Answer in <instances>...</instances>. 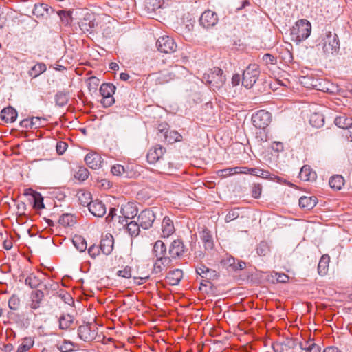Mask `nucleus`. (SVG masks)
Segmentation results:
<instances>
[{
    "instance_id": "34",
    "label": "nucleus",
    "mask_w": 352,
    "mask_h": 352,
    "mask_svg": "<svg viewBox=\"0 0 352 352\" xmlns=\"http://www.w3.org/2000/svg\"><path fill=\"white\" fill-rule=\"evenodd\" d=\"M79 203L83 206H90L92 203L91 195L89 192L80 191L78 193Z\"/></svg>"
},
{
    "instance_id": "53",
    "label": "nucleus",
    "mask_w": 352,
    "mask_h": 352,
    "mask_svg": "<svg viewBox=\"0 0 352 352\" xmlns=\"http://www.w3.org/2000/svg\"><path fill=\"white\" fill-rule=\"evenodd\" d=\"M101 250L100 246L96 245H91L88 249V253L89 256L93 258H95L97 256H98Z\"/></svg>"
},
{
    "instance_id": "27",
    "label": "nucleus",
    "mask_w": 352,
    "mask_h": 352,
    "mask_svg": "<svg viewBox=\"0 0 352 352\" xmlns=\"http://www.w3.org/2000/svg\"><path fill=\"white\" fill-rule=\"evenodd\" d=\"M201 239L204 245L205 249L212 250L213 248V240L210 232L204 229L201 234Z\"/></svg>"
},
{
    "instance_id": "11",
    "label": "nucleus",
    "mask_w": 352,
    "mask_h": 352,
    "mask_svg": "<svg viewBox=\"0 0 352 352\" xmlns=\"http://www.w3.org/2000/svg\"><path fill=\"white\" fill-rule=\"evenodd\" d=\"M187 250L186 247L184 245L181 239L174 240L169 246L168 253L170 258H180Z\"/></svg>"
},
{
    "instance_id": "40",
    "label": "nucleus",
    "mask_w": 352,
    "mask_h": 352,
    "mask_svg": "<svg viewBox=\"0 0 352 352\" xmlns=\"http://www.w3.org/2000/svg\"><path fill=\"white\" fill-rule=\"evenodd\" d=\"M140 223L131 221L127 224V230L131 236H137L140 232Z\"/></svg>"
},
{
    "instance_id": "17",
    "label": "nucleus",
    "mask_w": 352,
    "mask_h": 352,
    "mask_svg": "<svg viewBox=\"0 0 352 352\" xmlns=\"http://www.w3.org/2000/svg\"><path fill=\"white\" fill-rule=\"evenodd\" d=\"M85 161L88 166L94 170L98 169L101 167L102 158L96 153H89L86 155Z\"/></svg>"
},
{
    "instance_id": "23",
    "label": "nucleus",
    "mask_w": 352,
    "mask_h": 352,
    "mask_svg": "<svg viewBox=\"0 0 352 352\" xmlns=\"http://www.w3.org/2000/svg\"><path fill=\"white\" fill-rule=\"evenodd\" d=\"M74 318L69 314H63L58 319L59 328L63 330L69 329L74 323Z\"/></svg>"
},
{
    "instance_id": "12",
    "label": "nucleus",
    "mask_w": 352,
    "mask_h": 352,
    "mask_svg": "<svg viewBox=\"0 0 352 352\" xmlns=\"http://www.w3.org/2000/svg\"><path fill=\"white\" fill-rule=\"evenodd\" d=\"M218 22L217 14L212 10H206L202 13L199 19V23L205 28L214 26Z\"/></svg>"
},
{
    "instance_id": "59",
    "label": "nucleus",
    "mask_w": 352,
    "mask_h": 352,
    "mask_svg": "<svg viewBox=\"0 0 352 352\" xmlns=\"http://www.w3.org/2000/svg\"><path fill=\"white\" fill-rule=\"evenodd\" d=\"M239 173L242 174H250L254 175L255 172V168H248V167H238Z\"/></svg>"
},
{
    "instance_id": "50",
    "label": "nucleus",
    "mask_w": 352,
    "mask_h": 352,
    "mask_svg": "<svg viewBox=\"0 0 352 352\" xmlns=\"http://www.w3.org/2000/svg\"><path fill=\"white\" fill-rule=\"evenodd\" d=\"M31 120L32 128L34 129L40 128L45 125V119L44 118L39 117H32Z\"/></svg>"
},
{
    "instance_id": "9",
    "label": "nucleus",
    "mask_w": 352,
    "mask_h": 352,
    "mask_svg": "<svg viewBox=\"0 0 352 352\" xmlns=\"http://www.w3.org/2000/svg\"><path fill=\"white\" fill-rule=\"evenodd\" d=\"M80 29L83 33L92 34L98 26L96 18L92 14H87L78 22Z\"/></svg>"
},
{
    "instance_id": "29",
    "label": "nucleus",
    "mask_w": 352,
    "mask_h": 352,
    "mask_svg": "<svg viewBox=\"0 0 352 352\" xmlns=\"http://www.w3.org/2000/svg\"><path fill=\"white\" fill-rule=\"evenodd\" d=\"M329 259L330 258L328 255H323L320 258L318 265V272L320 275L324 276L327 274L328 271Z\"/></svg>"
},
{
    "instance_id": "26",
    "label": "nucleus",
    "mask_w": 352,
    "mask_h": 352,
    "mask_svg": "<svg viewBox=\"0 0 352 352\" xmlns=\"http://www.w3.org/2000/svg\"><path fill=\"white\" fill-rule=\"evenodd\" d=\"M47 69L46 65L43 63H37L32 66L28 71V75L32 78H35L44 73Z\"/></svg>"
},
{
    "instance_id": "5",
    "label": "nucleus",
    "mask_w": 352,
    "mask_h": 352,
    "mask_svg": "<svg viewBox=\"0 0 352 352\" xmlns=\"http://www.w3.org/2000/svg\"><path fill=\"white\" fill-rule=\"evenodd\" d=\"M153 254L156 257V260L160 261L164 267L169 266L171 263V258L167 256V249L164 243L161 240H157L153 245Z\"/></svg>"
},
{
    "instance_id": "2",
    "label": "nucleus",
    "mask_w": 352,
    "mask_h": 352,
    "mask_svg": "<svg viewBox=\"0 0 352 352\" xmlns=\"http://www.w3.org/2000/svg\"><path fill=\"white\" fill-rule=\"evenodd\" d=\"M223 70L219 67H214L210 73L204 74L202 81L210 85L214 91L220 89L226 82V78L223 76Z\"/></svg>"
},
{
    "instance_id": "14",
    "label": "nucleus",
    "mask_w": 352,
    "mask_h": 352,
    "mask_svg": "<svg viewBox=\"0 0 352 352\" xmlns=\"http://www.w3.org/2000/svg\"><path fill=\"white\" fill-rule=\"evenodd\" d=\"M78 335L81 340L88 342L95 338L96 332L92 329L91 324H86L79 326Z\"/></svg>"
},
{
    "instance_id": "28",
    "label": "nucleus",
    "mask_w": 352,
    "mask_h": 352,
    "mask_svg": "<svg viewBox=\"0 0 352 352\" xmlns=\"http://www.w3.org/2000/svg\"><path fill=\"white\" fill-rule=\"evenodd\" d=\"M329 184L331 188L339 190L344 186V179L342 175H336L330 178Z\"/></svg>"
},
{
    "instance_id": "30",
    "label": "nucleus",
    "mask_w": 352,
    "mask_h": 352,
    "mask_svg": "<svg viewBox=\"0 0 352 352\" xmlns=\"http://www.w3.org/2000/svg\"><path fill=\"white\" fill-rule=\"evenodd\" d=\"M72 243L76 248L80 252H85L87 249V241L80 235H75L72 239Z\"/></svg>"
},
{
    "instance_id": "41",
    "label": "nucleus",
    "mask_w": 352,
    "mask_h": 352,
    "mask_svg": "<svg viewBox=\"0 0 352 352\" xmlns=\"http://www.w3.org/2000/svg\"><path fill=\"white\" fill-rule=\"evenodd\" d=\"M270 251V246L265 241H261L257 246L256 252L260 256H266Z\"/></svg>"
},
{
    "instance_id": "18",
    "label": "nucleus",
    "mask_w": 352,
    "mask_h": 352,
    "mask_svg": "<svg viewBox=\"0 0 352 352\" xmlns=\"http://www.w3.org/2000/svg\"><path fill=\"white\" fill-rule=\"evenodd\" d=\"M18 113L15 109L12 107L4 108L0 112V117L6 122H14L17 118Z\"/></svg>"
},
{
    "instance_id": "4",
    "label": "nucleus",
    "mask_w": 352,
    "mask_h": 352,
    "mask_svg": "<svg viewBox=\"0 0 352 352\" xmlns=\"http://www.w3.org/2000/svg\"><path fill=\"white\" fill-rule=\"evenodd\" d=\"M260 74L258 66L256 64L249 65L243 71L242 85L247 89H250L256 83Z\"/></svg>"
},
{
    "instance_id": "24",
    "label": "nucleus",
    "mask_w": 352,
    "mask_h": 352,
    "mask_svg": "<svg viewBox=\"0 0 352 352\" xmlns=\"http://www.w3.org/2000/svg\"><path fill=\"white\" fill-rule=\"evenodd\" d=\"M317 199L315 197L302 196L299 199V206L305 210H309L316 205Z\"/></svg>"
},
{
    "instance_id": "57",
    "label": "nucleus",
    "mask_w": 352,
    "mask_h": 352,
    "mask_svg": "<svg viewBox=\"0 0 352 352\" xmlns=\"http://www.w3.org/2000/svg\"><path fill=\"white\" fill-rule=\"evenodd\" d=\"M274 277L276 278V280L278 283H287L289 280V276L284 274V273H278L276 272Z\"/></svg>"
},
{
    "instance_id": "21",
    "label": "nucleus",
    "mask_w": 352,
    "mask_h": 352,
    "mask_svg": "<svg viewBox=\"0 0 352 352\" xmlns=\"http://www.w3.org/2000/svg\"><path fill=\"white\" fill-rule=\"evenodd\" d=\"M183 277V271L179 269L173 270L167 274L166 279L170 285H177Z\"/></svg>"
},
{
    "instance_id": "55",
    "label": "nucleus",
    "mask_w": 352,
    "mask_h": 352,
    "mask_svg": "<svg viewBox=\"0 0 352 352\" xmlns=\"http://www.w3.org/2000/svg\"><path fill=\"white\" fill-rule=\"evenodd\" d=\"M67 147H68V145L65 142L60 141V142H57L56 146L57 153L58 155H63L67 150Z\"/></svg>"
},
{
    "instance_id": "15",
    "label": "nucleus",
    "mask_w": 352,
    "mask_h": 352,
    "mask_svg": "<svg viewBox=\"0 0 352 352\" xmlns=\"http://www.w3.org/2000/svg\"><path fill=\"white\" fill-rule=\"evenodd\" d=\"M196 272L204 278L206 281L215 279L218 277V274L214 270L208 268L204 264H200L196 267Z\"/></svg>"
},
{
    "instance_id": "20",
    "label": "nucleus",
    "mask_w": 352,
    "mask_h": 352,
    "mask_svg": "<svg viewBox=\"0 0 352 352\" xmlns=\"http://www.w3.org/2000/svg\"><path fill=\"white\" fill-rule=\"evenodd\" d=\"M317 175L311 167L308 165L303 166L299 173V178L305 182L315 181Z\"/></svg>"
},
{
    "instance_id": "54",
    "label": "nucleus",
    "mask_w": 352,
    "mask_h": 352,
    "mask_svg": "<svg viewBox=\"0 0 352 352\" xmlns=\"http://www.w3.org/2000/svg\"><path fill=\"white\" fill-rule=\"evenodd\" d=\"M314 89L323 92L329 91V88L327 86V83L321 79H318V83L315 85Z\"/></svg>"
},
{
    "instance_id": "16",
    "label": "nucleus",
    "mask_w": 352,
    "mask_h": 352,
    "mask_svg": "<svg viewBox=\"0 0 352 352\" xmlns=\"http://www.w3.org/2000/svg\"><path fill=\"white\" fill-rule=\"evenodd\" d=\"M89 212L95 217H102L106 214V207L102 201L96 199L92 201V203L89 207Z\"/></svg>"
},
{
    "instance_id": "47",
    "label": "nucleus",
    "mask_w": 352,
    "mask_h": 352,
    "mask_svg": "<svg viewBox=\"0 0 352 352\" xmlns=\"http://www.w3.org/2000/svg\"><path fill=\"white\" fill-rule=\"evenodd\" d=\"M20 306V299L19 298L13 294L8 300V307L12 310H17Z\"/></svg>"
},
{
    "instance_id": "60",
    "label": "nucleus",
    "mask_w": 352,
    "mask_h": 352,
    "mask_svg": "<svg viewBox=\"0 0 352 352\" xmlns=\"http://www.w3.org/2000/svg\"><path fill=\"white\" fill-rule=\"evenodd\" d=\"M13 349L12 344H4L0 342V352H10Z\"/></svg>"
},
{
    "instance_id": "52",
    "label": "nucleus",
    "mask_w": 352,
    "mask_h": 352,
    "mask_svg": "<svg viewBox=\"0 0 352 352\" xmlns=\"http://www.w3.org/2000/svg\"><path fill=\"white\" fill-rule=\"evenodd\" d=\"M117 275L126 278L131 277V268L129 266H126L123 270H118Z\"/></svg>"
},
{
    "instance_id": "51",
    "label": "nucleus",
    "mask_w": 352,
    "mask_h": 352,
    "mask_svg": "<svg viewBox=\"0 0 352 352\" xmlns=\"http://www.w3.org/2000/svg\"><path fill=\"white\" fill-rule=\"evenodd\" d=\"M262 192V186L259 184H254L252 187V196L254 198H259Z\"/></svg>"
},
{
    "instance_id": "33",
    "label": "nucleus",
    "mask_w": 352,
    "mask_h": 352,
    "mask_svg": "<svg viewBox=\"0 0 352 352\" xmlns=\"http://www.w3.org/2000/svg\"><path fill=\"white\" fill-rule=\"evenodd\" d=\"M335 124L339 128L346 129L352 123V119L345 115L337 116L334 120Z\"/></svg>"
},
{
    "instance_id": "49",
    "label": "nucleus",
    "mask_w": 352,
    "mask_h": 352,
    "mask_svg": "<svg viewBox=\"0 0 352 352\" xmlns=\"http://www.w3.org/2000/svg\"><path fill=\"white\" fill-rule=\"evenodd\" d=\"M262 60L265 65H276L277 63V58L271 54H265L262 57Z\"/></svg>"
},
{
    "instance_id": "58",
    "label": "nucleus",
    "mask_w": 352,
    "mask_h": 352,
    "mask_svg": "<svg viewBox=\"0 0 352 352\" xmlns=\"http://www.w3.org/2000/svg\"><path fill=\"white\" fill-rule=\"evenodd\" d=\"M34 340L30 337H28V338H25L23 340L21 344H23L28 349L30 350L34 346Z\"/></svg>"
},
{
    "instance_id": "48",
    "label": "nucleus",
    "mask_w": 352,
    "mask_h": 352,
    "mask_svg": "<svg viewBox=\"0 0 352 352\" xmlns=\"http://www.w3.org/2000/svg\"><path fill=\"white\" fill-rule=\"evenodd\" d=\"M239 208H235L230 210L228 214L226 216L225 221L229 223L234 219H236L239 217Z\"/></svg>"
},
{
    "instance_id": "56",
    "label": "nucleus",
    "mask_w": 352,
    "mask_h": 352,
    "mask_svg": "<svg viewBox=\"0 0 352 352\" xmlns=\"http://www.w3.org/2000/svg\"><path fill=\"white\" fill-rule=\"evenodd\" d=\"M221 263L224 266L231 267L233 269L235 265L236 261L234 257L229 256L223 258Z\"/></svg>"
},
{
    "instance_id": "37",
    "label": "nucleus",
    "mask_w": 352,
    "mask_h": 352,
    "mask_svg": "<svg viewBox=\"0 0 352 352\" xmlns=\"http://www.w3.org/2000/svg\"><path fill=\"white\" fill-rule=\"evenodd\" d=\"M58 222L64 227L72 226L75 223L74 217L70 214H63L59 218Z\"/></svg>"
},
{
    "instance_id": "35",
    "label": "nucleus",
    "mask_w": 352,
    "mask_h": 352,
    "mask_svg": "<svg viewBox=\"0 0 352 352\" xmlns=\"http://www.w3.org/2000/svg\"><path fill=\"white\" fill-rule=\"evenodd\" d=\"M309 122L313 126L320 128L324 124V118L322 114L314 113L310 117Z\"/></svg>"
},
{
    "instance_id": "22",
    "label": "nucleus",
    "mask_w": 352,
    "mask_h": 352,
    "mask_svg": "<svg viewBox=\"0 0 352 352\" xmlns=\"http://www.w3.org/2000/svg\"><path fill=\"white\" fill-rule=\"evenodd\" d=\"M162 231L164 237H168L175 232L173 222L168 217H165L163 219Z\"/></svg>"
},
{
    "instance_id": "1",
    "label": "nucleus",
    "mask_w": 352,
    "mask_h": 352,
    "mask_svg": "<svg viewBox=\"0 0 352 352\" xmlns=\"http://www.w3.org/2000/svg\"><path fill=\"white\" fill-rule=\"evenodd\" d=\"M311 31V23L307 19L298 21L291 29V39L296 43H299L307 39Z\"/></svg>"
},
{
    "instance_id": "32",
    "label": "nucleus",
    "mask_w": 352,
    "mask_h": 352,
    "mask_svg": "<svg viewBox=\"0 0 352 352\" xmlns=\"http://www.w3.org/2000/svg\"><path fill=\"white\" fill-rule=\"evenodd\" d=\"M111 172L115 176H120L124 178L129 177L126 168L121 164L113 165L111 168Z\"/></svg>"
},
{
    "instance_id": "36",
    "label": "nucleus",
    "mask_w": 352,
    "mask_h": 352,
    "mask_svg": "<svg viewBox=\"0 0 352 352\" xmlns=\"http://www.w3.org/2000/svg\"><path fill=\"white\" fill-rule=\"evenodd\" d=\"M32 197L33 199L34 208L40 210L45 208L43 198L39 192L33 191L32 193Z\"/></svg>"
},
{
    "instance_id": "46",
    "label": "nucleus",
    "mask_w": 352,
    "mask_h": 352,
    "mask_svg": "<svg viewBox=\"0 0 352 352\" xmlns=\"http://www.w3.org/2000/svg\"><path fill=\"white\" fill-rule=\"evenodd\" d=\"M25 283L31 288H36L41 285V280L36 276L33 275L28 276L25 280Z\"/></svg>"
},
{
    "instance_id": "64",
    "label": "nucleus",
    "mask_w": 352,
    "mask_h": 352,
    "mask_svg": "<svg viewBox=\"0 0 352 352\" xmlns=\"http://www.w3.org/2000/svg\"><path fill=\"white\" fill-rule=\"evenodd\" d=\"M285 346V344L283 343L276 342L273 344L272 347L274 352H283Z\"/></svg>"
},
{
    "instance_id": "19",
    "label": "nucleus",
    "mask_w": 352,
    "mask_h": 352,
    "mask_svg": "<svg viewBox=\"0 0 352 352\" xmlns=\"http://www.w3.org/2000/svg\"><path fill=\"white\" fill-rule=\"evenodd\" d=\"M113 243L114 242L112 235H106V236L100 241V248L101 252L105 255L110 254L113 249Z\"/></svg>"
},
{
    "instance_id": "61",
    "label": "nucleus",
    "mask_w": 352,
    "mask_h": 352,
    "mask_svg": "<svg viewBox=\"0 0 352 352\" xmlns=\"http://www.w3.org/2000/svg\"><path fill=\"white\" fill-rule=\"evenodd\" d=\"M164 267L163 266V265L161 264L160 261L156 260V261L154 263L153 272L155 274L160 273L163 270Z\"/></svg>"
},
{
    "instance_id": "39",
    "label": "nucleus",
    "mask_w": 352,
    "mask_h": 352,
    "mask_svg": "<svg viewBox=\"0 0 352 352\" xmlns=\"http://www.w3.org/2000/svg\"><path fill=\"white\" fill-rule=\"evenodd\" d=\"M300 346L302 350H304L306 352H320V346L311 341L307 342L305 345L300 343Z\"/></svg>"
},
{
    "instance_id": "43",
    "label": "nucleus",
    "mask_w": 352,
    "mask_h": 352,
    "mask_svg": "<svg viewBox=\"0 0 352 352\" xmlns=\"http://www.w3.org/2000/svg\"><path fill=\"white\" fill-rule=\"evenodd\" d=\"M74 344L71 341L65 340L62 344L57 346L61 352H72L74 351Z\"/></svg>"
},
{
    "instance_id": "45",
    "label": "nucleus",
    "mask_w": 352,
    "mask_h": 352,
    "mask_svg": "<svg viewBox=\"0 0 352 352\" xmlns=\"http://www.w3.org/2000/svg\"><path fill=\"white\" fill-rule=\"evenodd\" d=\"M89 171L85 167H80L78 171L75 173L74 177L80 181H85L88 178Z\"/></svg>"
},
{
    "instance_id": "25",
    "label": "nucleus",
    "mask_w": 352,
    "mask_h": 352,
    "mask_svg": "<svg viewBox=\"0 0 352 352\" xmlns=\"http://www.w3.org/2000/svg\"><path fill=\"white\" fill-rule=\"evenodd\" d=\"M44 297L43 292L41 289H37L33 292L31 295L32 302L30 307L33 309H36L40 307V305Z\"/></svg>"
},
{
    "instance_id": "13",
    "label": "nucleus",
    "mask_w": 352,
    "mask_h": 352,
    "mask_svg": "<svg viewBox=\"0 0 352 352\" xmlns=\"http://www.w3.org/2000/svg\"><path fill=\"white\" fill-rule=\"evenodd\" d=\"M165 152V148L160 145H155L151 147L146 155L148 162L149 164H155L162 157Z\"/></svg>"
},
{
    "instance_id": "63",
    "label": "nucleus",
    "mask_w": 352,
    "mask_h": 352,
    "mask_svg": "<svg viewBox=\"0 0 352 352\" xmlns=\"http://www.w3.org/2000/svg\"><path fill=\"white\" fill-rule=\"evenodd\" d=\"M20 126L24 129H32V120L24 119L20 122Z\"/></svg>"
},
{
    "instance_id": "8",
    "label": "nucleus",
    "mask_w": 352,
    "mask_h": 352,
    "mask_svg": "<svg viewBox=\"0 0 352 352\" xmlns=\"http://www.w3.org/2000/svg\"><path fill=\"white\" fill-rule=\"evenodd\" d=\"M156 46L160 52L165 54L174 52L177 49V44L168 36L160 37L156 42Z\"/></svg>"
},
{
    "instance_id": "31",
    "label": "nucleus",
    "mask_w": 352,
    "mask_h": 352,
    "mask_svg": "<svg viewBox=\"0 0 352 352\" xmlns=\"http://www.w3.org/2000/svg\"><path fill=\"white\" fill-rule=\"evenodd\" d=\"M164 137L165 140L170 144L182 140V136L176 131H166L164 133Z\"/></svg>"
},
{
    "instance_id": "6",
    "label": "nucleus",
    "mask_w": 352,
    "mask_h": 352,
    "mask_svg": "<svg viewBox=\"0 0 352 352\" xmlns=\"http://www.w3.org/2000/svg\"><path fill=\"white\" fill-rule=\"evenodd\" d=\"M116 89V86H114L112 83L102 84L100 88V92L102 96L101 103L102 104L103 107H111L115 102V99L113 96V94L115 93Z\"/></svg>"
},
{
    "instance_id": "44",
    "label": "nucleus",
    "mask_w": 352,
    "mask_h": 352,
    "mask_svg": "<svg viewBox=\"0 0 352 352\" xmlns=\"http://www.w3.org/2000/svg\"><path fill=\"white\" fill-rule=\"evenodd\" d=\"M318 79L313 78L309 76H302L301 78V83L307 88L314 89L315 85L318 83Z\"/></svg>"
},
{
    "instance_id": "7",
    "label": "nucleus",
    "mask_w": 352,
    "mask_h": 352,
    "mask_svg": "<svg viewBox=\"0 0 352 352\" xmlns=\"http://www.w3.org/2000/svg\"><path fill=\"white\" fill-rule=\"evenodd\" d=\"M271 113L265 110H260L252 116L254 126L257 129H263L271 122Z\"/></svg>"
},
{
    "instance_id": "10",
    "label": "nucleus",
    "mask_w": 352,
    "mask_h": 352,
    "mask_svg": "<svg viewBox=\"0 0 352 352\" xmlns=\"http://www.w3.org/2000/svg\"><path fill=\"white\" fill-rule=\"evenodd\" d=\"M155 218V214L152 209H145L140 212L138 219L141 228L147 230L152 226Z\"/></svg>"
},
{
    "instance_id": "38",
    "label": "nucleus",
    "mask_w": 352,
    "mask_h": 352,
    "mask_svg": "<svg viewBox=\"0 0 352 352\" xmlns=\"http://www.w3.org/2000/svg\"><path fill=\"white\" fill-rule=\"evenodd\" d=\"M55 102L56 104L59 107H63L68 102V96L63 91H58L55 95Z\"/></svg>"
},
{
    "instance_id": "62",
    "label": "nucleus",
    "mask_w": 352,
    "mask_h": 352,
    "mask_svg": "<svg viewBox=\"0 0 352 352\" xmlns=\"http://www.w3.org/2000/svg\"><path fill=\"white\" fill-rule=\"evenodd\" d=\"M59 296L64 300V302L68 305H70V303L73 302L71 295L67 292L60 293Z\"/></svg>"
},
{
    "instance_id": "3",
    "label": "nucleus",
    "mask_w": 352,
    "mask_h": 352,
    "mask_svg": "<svg viewBox=\"0 0 352 352\" xmlns=\"http://www.w3.org/2000/svg\"><path fill=\"white\" fill-rule=\"evenodd\" d=\"M322 41V51L326 56L335 54L338 52L340 50V41L336 33H333L331 31L327 32Z\"/></svg>"
},
{
    "instance_id": "42",
    "label": "nucleus",
    "mask_w": 352,
    "mask_h": 352,
    "mask_svg": "<svg viewBox=\"0 0 352 352\" xmlns=\"http://www.w3.org/2000/svg\"><path fill=\"white\" fill-rule=\"evenodd\" d=\"M238 166L232 168H227L219 170L217 173L218 175L223 177H227L235 174H239Z\"/></svg>"
}]
</instances>
